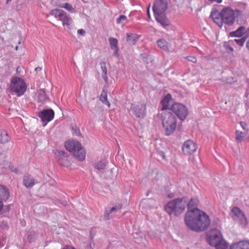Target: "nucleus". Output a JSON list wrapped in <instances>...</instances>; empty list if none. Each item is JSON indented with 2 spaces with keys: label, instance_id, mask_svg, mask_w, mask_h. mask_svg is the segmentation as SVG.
<instances>
[{
  "label": "nucleus",
  "instance_id": "nucleus-1",
  "mask_svg": "<svg viewBox=\"0 0 249 249\" xmlns=\"http://www.w3.org/2000/svg\"><path fill=\"white\" fill-rule=\"evenodd\" d=\"M185 222L191 230L201 232L208 228L211 220L205 213L198 209H193L186 213Z\"/></svg>",
  "mask_w": 249,
  "mask_h": 249
},
{
  "label": "nucleus",
  "instance_id": "nucleus-2",
  "mask_svg": "<svg viewBox=\"0 0 249 249\" xmlns=\"http://www.w3.org/2000/svg\"><path fill=\"white\" fill-rule=\"evenodd\" d=\"M242 14L241 11L233 10L230 7H225L221 12L214 10L211 12V16L213 21L217 25L221 27L223 23L228 25H232L235 22L237 17Z\"/></svg>",
  "mask_w": 249,
  "mask_h": 249
},
{
  "label": "nucleus",
  "instance_id": "nucleus-3",
  "mask_svg": "<svg viewBox=\"0 0 249 249\" xmlns=\"http://www.w3.org/2000/svg\"><path fill=\"white\" fill-rule=\"evenodd\" d=\"M161 119L166 135L170 136L176 130L177 119L170 111L165 110L161 113Z\"/></svg>",
  "mask_w": 249,
  "mask_h": 249
},
{
  "label": "nucleus",
  "instance_id": "nucleus-4",
  "mask_svg": "<svg viewBox=\"0 0 249 249\" xmlns=\"http://www.w3.org/2000/svg\"><path fill=\"white\" fill-rule=\"evenodd\" d=\"M187 205L186 197L178 198L169 201L166 205L165 210L169 215H178L184 211Z\"/></svg>",
  "mask_w": 249,
  "mask_h": 249
},
{
  "label": "nucleus",
  "instance_id": "nucleus-5",
  "mask_svg": "<svg viewBox=\"0 0 249 249\" xmlns=\"http://www.w3.org/2000/svg\"><path fill=\"white\" fill-rule=\"evenodd\" d=\"M9 89L12 95L20 97L25 93L27 85L22 78L14 76L10 80Z\"/></svg>",
  "mask_w": 249,
  "mask_h": 249
},
{
  "label": "nucleus",
  "instance_id": "nucleus-6",
  "mask_svg": "<svg viewBox=\"0 0 249 249\" xmlns=\"http://www.w3.org/2000/svg\"><path fill=\"white\" fill-rule=\"evenodd\" d=\"M65 147L78 160H83L85 159L86 151L78 141L73 140L67 141L65 143Z\"/></svg>",
  "mask_w": 249,
  "mask_h": 249
},
{
  "label": "nucleus",
  "instance_id": "nucleus-7",
  "mask_svg": "<svg viewBox=\"0 0 249 249\" xmlns=\"http://www.w3.org/2000/svg\"><path fill=\"white\" fill-rule=\"evenodd\" d=\"M50 14L62 22L63 26L71 28L72 19L71 16L61 9L55 8L50 11Z\"/></svg>",
  "mask_w": 249,
  "mask_h": 249
},
{
  "label": "nucleus",
  "instance_id": "nucleus-8",
  "mask_svg": "<svg viewBox=\"0 0 249 249\" xmlns=\"http://www.w3.org/2000/svg\"><path fill=\"white\" fill-rule=\"evenodd\" d=\"M171 110L182 121L184 120L188 114L187 107L179 103H175L171 107Z\"/></svg>",
  "mask_w": 249,
  "mask_h": 249
},
{
  "label": "nucleus",
  "instance_id": "nucleus-9",
  "mask_svg": "<svg viewBox=\"0 0 249 249\" xmlns=\"http://www.w3.org/2000/svg\"><path fill=\"white\" fill-rule=\"evenodd\" d=\"M197 149V144L194 141L191 140L185 141L182 147L183 153L187 156L193 155L196 152Z\"/></svg>",
  "mask_w": 249,
  "mask_h": 249
},
{
  "label": "nucleus",
  "instance_id": "nucleus-10",
  "mask_svg": "<svg viewBox=\"0 0 249 249\" xmlns=\"http://www.w3.org/2000/svg\"><path fill=\"white\" fill-rule=\"evenodd\" d=\"M168 8V3L166 0H155L153 7L154 14H162Z\"/></svg>",
  "mask_w": 249,
  "mask_h": 249
},
{
  "label": "nucleus",
  "instance_id": "nucleus-11",
  "mask_svg": "<svg viewBox=\"0 0 249 249\" xmlns=\"http://www.w3.org/2000/svg\"><path fill=\"white\" fill-rule=\"evenodd\" d=\"M54 112L52 109H45L42 111L39 114V117L41 121L45 123L43 126H45L48 122L52 120L54 117Z\"/></svg>",
  "mask_w": 249,
  "mask_h": 249
},
{
  "label": "nucleus",
  "instance_id": "nucleus-12",
  "mask_svg": "<svg viewBox=\"0 0 249 249\" xmlns=\"http://www.w3.org/2000/svg\"><path fill=\"white\" fill-rule=\"evenodd\" d=\"M133 113L138 117H143L145 115L146 107L142 104H134L131 107Z\"/></svg>",
  "mask_w": 249,
  "mask_h": 249
},
{
  "label": "nucleus",
  "instance_id": "nucleus-13",
  "mask_svg": "<svg viewBox=\"0 0 249 249\" xmlns=\"http://www.w3.org/2000/svg\"><path fill=\"white\" fill-rule=\"evenodd\" d=\"M58 154L60 156V158L58 160V162L59 164L65 167H69L71 163L68 160V157L65 156V153L64 151H59Z\"/></svg>",
  "mask_w": 249,
  "mask_h": 249
},
{
  "label": "nucleus",
  "instance_id": "nucleus-14",
  "mask_svg": "<svg viewBox=\"0 0 249 249\" xmlns=\"http://www.w3.org/2000/svg\"><path fill=\"white\" fill-rule=\"evenodd\" d=\"M108 41L111 49L114 51V55L116 57H118L119 47L118 46V42L117 39L114 37H109Z\"/></svg>",
  "mask_w": 249,
  "mask_h": 249
},
{
  "label": "nucleus",
  "instance_id": "nucleus-15",
  "mask_svg": "<svg viewBox=\"0 0 249 249\" xmlns=\"http://www.w3.org/2000/svg\"><path fill=\"white\" fill-rule=\"evenodd\" d=\"M230 249H249V241H243L232 244Z\"/></svg>",
  "mask_w": 249,
  "mask_h": 249
},
{
  "label": "nucleus",
  "instance_id": "nucleus-16",
  "mask_svg": "<svg viewBox=\"0 0 249 249\" xmlns=\"http://www.w3.org/2000/svg\"><path fill=\"white\" fill-rule=\"evenodd\" d=\"M154 15L156 20L163 27H165L169 25V22L164 14H154Z\"/></svg>",
  "mask_w": 249,
  "mask_h": 249
},
{
  "label": "nucleus",
  "instance_id": "nucleus-17",
  "mask_svg": "<svg viewBox=\"0 0 249 249\" xmlns=\"http://www.w3.org/2000/svg\"><path fill=\"white\" fill-rule=\"evenodd\" d=\"M126 41L130 45H134L138 40L140 36L136 34H133L131 33H126Z\"/></svg>",
  "mask_w": 249,
  "mask_h": 249
},
{
  "label": "nucleus",
  "instance_id": "nucleus-18",
  "mask_svg": "<svg viewBox=\"0 0 249 249\" xmlns=\"http://www.w3.org/2000/svg\"><path fill=\"white\" fill-rule=\"evenodd\" d=\"M9 196V190L4 186L0 185V201H6Z\"/></svg>",
  "mask_w": 249,
  "mask_h": 249
},
{
  "label": "nucleus",
  "instance_id": "nucleus-19",
  "mask_svg": "<svg viewBox=\"0 0 249 249\" xmlns=\"http://www.w3.org/2000/svg\"><path fill=\"white\" fill-rule=\"evenodd\" d=\"M172 99V96L170 94H167L161 101L162 105L161 111L163 112L165 110H167L168 107L169 106V103Z\"/></svg>",
  "mask_w": 249,
  "mask_h": 249
},
{
  "label": "nucleus",
  "instance_id": "nucleus-20",
  "mask_svg": "<svg viewBox=\"0 0 249 249\" xmlns=\"http://www.w3.org/2000/svg\"><path fill=\"white\" fill-rule=\"evenodd\" d=\"M23 184L27 188L32 187L35 184V179L30 175H25L23 177Z\"/></svg>",
  "mask_w": 249,
  "mask_h": 249
},
{
  "label": "nucleus",
  "instance_id": "nucleus-21",
  "mask_svg": "<svg viewBox=\"0 0 249 249\" xmlns=\"http://www.w3.org/2000/svg\"><path fill=\"white\" fill-rule=\"evenodd\" d=\"M107 163V160L104 159L95 163L93 165V167L98 170H104L106 168Z\"/></svg>",
  "mask_w": 249,
  "mask_h": 249
},
{
  "label": "nucleus",
  "instance_id": "nucleus-22",
  "mask_svg": "<svg viewBox=\"0 0 249 249\" xmlns=\"http://www.w3.org/2000/svg\"><path fill=\"white\" fill-rule=\"evenodd\" d=\"M158 46L163 50L164 51H169V46L168 42L164 39H160L157 42Z\"/></svg>",
  "mask_w": 249,
  "mask_h": 249
},
{
  "label": "nucleus",
  "instance_id": "nucleus-23",
  "mask_svg": "<svg viewBox=\"0 0 249 249\" xmlns=\"http://www.w3.org/2000/svg\"><path fill=\"white\" fill-rule=\"evenodd\" d=\"M37 100L38 102L43 103L48 100V98L43 89H40L38 91L37 94Z\"/></svg>",
  "mask_w": 249,
  "mask_h": 249
},
{
  "label": "nucleus",
  "instance_id": "nucleus-24",
  "mask_svg": "<svg viewBox=\"0 0 249 249\" xmlns=\"http://www.w3.org/2000/svg\"><path fill=\"white\" fill-rule=\"evenodd\" d=\"M100 100L105 105H107L108 107H110V104L107 99V91L103 89L102 91L100 97Z\"/></svg>",
  "mask_w": 249,
  "mask_h": 249
},
{
  "label": "nucleus",
  "instance_id": "nucleus-25",
  "mask_svg": "<svg viewBox=\"0 0 249 249\" xmlns=\"http://www.w3.org/2000/svg\"><path fill=\"white\" fill-rule=\"evenodd\" d=\"M232 213V217L234 220L238 218H239L244 214V213L242 212V211L238 207H234L232 208L231 210Z\"/></svg>",
  "mask_w": 249,
  "mask_h": 249
},
{
  "label": "nucleus",
  "instance_id": "nucleus-26",
  "mask_svg": "<svg viewBox=\"0 0 249 249\" xmlns=\"http://www.w3.org/2000/svg\"><path fill=\"white\" fill-rule=\"evenodd\" d=\"M235 220L238 222V224L242 228H245L248 225V220L244 214L239 218L235 219Z\"/></svg>",
  "mask_w": 249,
  "mask_h": 249
},
{
  "label": "nucleus",
  "instance_id": "nucleus-27",
  "mask_svg": "<svg viewBox=\"0 0 249 249\" xmlns=\"http://www.w3.org/2000/svg\"><path fill=\"white\" fill-rule=\"evenodd\" d=\"M243 26L240 27L236 31L230 33V36L231 37H241L243 35V31L244 30Z\"/></svg>",
  "mask_w": 249,
  "mask_h": 249
},
{
  "label": "nucleus",
  "instance_id": "nucleus-28",
  "mask_svg": "<svg viewBox=\"0 0 249 249\" xmlns=\"http://www.w3.org/2000/svg\"><path fill=\"white\" fill-rule=\"evenodd\" d=\"M247 133L243 132L242 131L236 130L235 132V140L238 142H241L244 137L246 136Z\"/></svg>",
  "mask_w": 249,
  "mask_h": 249
},
{
  "label": "nucleus",
  "instance_id": "nucleus-29",
  "mask_svg": "<svg viewBox=\"0 0 249 249\" xmlns=\"http://www.w3.org/2000/svg\"><path fill=\"white\" fill-rule=\"evenodd\" d=\"M199 200L197 197H193L189 202H187V206H188V209L192 208L196 209L195 207L197 206Z\"/></svg>",
  "mask_w": 249,
  "mask_h": 249
},
{
  "label": "nucleus",
  "instance_id": "nucleus-30",
  "mask_svg": "<svg viewBox=\"0 0 249 249\" xmlns=\"http://www.w3.org/2000/svg\"><path fill=\"white\" fill-rule=\"evenodd\" d=\"M55 6L60 8H64L70 12H72L73 10V8L72 5L69 3L57 4H55Z\"/></svg>",
  "mask_w": 249,
  "mask_h": 249
},
{
  "label": "nucleus",
  "instance_id": "nucleus-31",
  "mask_svg": "<svg viewBox=\"0 0 249 249\" xmlns=\"http://www.w3.org/2000/svg\"><path fill=\"white\" fill-rule=\"evenodd\" d=\"M9 138L6 133H1L0 135V142L5 143L9 141Z\"/></svg>",
  "mask_w": 249,
  "mask_h": 249
},
{
  "label": "nucleus",
  "instance_id": "nucleus-32",
  "mask_svg": "<svg viewBox=\"0 0 249 249\" xmlns=\"http://www.w3.org/2000/svg\"><path fill=\"white\" fill-rule=\"evenodd\" d=\"M235 42L239 46H243L246 41V39L244 37H242L240 39H235L232 42Z\"/></svg>",
  "mask_w": 249,
  "mask_h": 249
},
{
  "label": "nucleus",
  "instance_id": "nucleus-33",
  "mask_svg": "<svg viewBox=\"0 0 249 249\" xmlns=\"http://www.w3.org/2000/svg\"><path fill=\"white\" fill-rule=\"evenodd\" d=\"M121 208H122V205L119 204L118 205H116L115 206L111 208L110 209V210H109V212H107V214L108 215L115 211L120 210Z\"/></svg>",
  "mask_w": 249,
  "mask_h": 249
},
{
  "label": "nucleus",
  "instance_id": "nucleus-34",
  "mask_svg": "<svg viewBox=\"0 0 249 249\" xmlns=\"http://www.w3.org/2000/svg\"><path fill=\"white\" fill-rule=\"evenodd\" d=\"M127 20V18L124 15H121L118 18L116 19V23L120 24L122 21H125Z\"/></svg>",
  "mask_w": 249,
  "mask_h": 249
},
{
  "label": "nucleus",
  "instance_id": "nucleus-35",
  "mask_svg": "<svg viewBox=\"0 0 249 249\" xmlns=\"http://www.w3.org/2000/svg\"><path fill=\"white\" fill-rule=\"evenodd\" d=\"M102 71V73H107V69L106 68V63L104 62H102L100 64Z\"/></svg>",
  "mask_w": 249,
  "mask_h": 249
},
{
  "label": "nucleus",
  "instance_id": "nucleus-36",
  "mask_svg": "<svg viewBox=\"0 0 249 249\" xmlns=\"http://www.w3.org/2000/svg\"><path fill=\"white\" fill-rule=\"evenodd\" d=\"M187 59L188 61L193 62L194 63L196 62L197 61L196 58L194 56H188L187 57Z\"/></svg>",
  "mask_w": 249,
  "mask_h": 249
},
{
  "label": "nucleus",
  "instance_id": "nucleus-37",
  "mask_svg": "<svg viewBox=\"0 0 249 249\" xmlns=\"http://www.w3.org/2000/svg\"><path fill=\"white\" fill-rule=\"evenodd\" d=\"M240 124L241 126V127L245 130H247V131H248V129L247 128V124L245 122H240Z\"/></svg>",
  "mask_w": 249,
  "mask_h": 249
},
{
  "label": "nucleus",
  "instance_id": "nucleus-38",
  "mask_svg": "<svg viewBox=\"0 0 249 249\" xmlns=\"http://www.w3.org/2000/svg\"><path fill=\"white\" fill-rule=\"evenodd\" d=\"M219 245H221V249H228V246L227 244L224 243L223 242V241H222L220 243H219Z\"/></svg>",
  "mask_w": 249,
  "mask_h": 249
},
{
  "label": "nucleus",
  "instance_id": "nucleus-39",
  "mask_svg": "<svg viewBox=\"0 0 249 249\" xmlns=\"http://www.w3.org/2000/svg\"><path fill=\"white\" fill-rule=\"evenodd\" d=\"M102 77L103 79L105 80V82H107V73H102Z\"/></svg>",
  "mask_w": 249,
  "mask_h": 249
},
{
  "label": "nucleus",
  "instance_id": "nucleus-40",
  "mask_svg": "<svg viewBox=\"0 0 249 249\" xmlns=\"http://www.w3.org/2000/svg\"><path fill=\"white\" fill-rule=\"evenodd\" d=\"M208 0L212 2H216L217 3H221L222 1V0Z\"/></svg>",
  "mask_w": 249,
  "mask_h": 249
},
{
  "label": "nucleus",
  "instance_id": "nucleus-41",
  "mask_svg": "<svg viewBox=\"0 0 249 249\" xmlns=\"http://www.w3.org/2000/svg\"><path fill=\"white\" fill-rule=\"evenodd\" d=\"M150 5H149L147 8V15L149 17V18H151V17H150V12H149V9H150Z\"/></svg>",
  "mask_w": 249,
  "mask_h": 249
},
{
  "label": "nucleus",
  "instance_id": "nucleus-42",
  "mask_svg": "<svg viewBox=\"0 0 249 249\" xmlns=\"http://www.w3.org/2000/svg\"><path fill=\"white\" fill-rule=\"evenodd\" d=\"M63 249H75L73 247L66 246L64 247Z\"/></svg>",
  "mask_w": 249,
  "mask_h": 249
},
{
  "label": "nucleus",
  "instance_id": "nucleus-43",
  "mask_svg": "<svg viewBox=\"0 0 249 249\" xmlns=\"http://www.w3.org/2000/svg\"><path fill=\"white\" fill-rule=\"evenodd\" d=\"M11 170L12 172H15V173H17L18 172V170L17 169V168H14L13 169V168H11Z\"/></svg>",
  "mask_w": 249,
  "mask_h": 249
},
{
  "label": "nucleus",
  "instance_id": "nucleus-44",
  "mask_svg": "<svg viewBox=\"0 0 249 249\" xmlns=\"http://www.w3.org/2000/svg\"><path fill=\"white\" fill-rule=\"evenodd\" d=\"M78 33L80 34H83L85 33V31L83 29H79L78 30Z\"/></svg>",
  "mask_w": 249,
  "mask_h": 249
},
{
  "label": "nucleus",
  "instance_id": "nucleus-45",
  "mask_svg": "<svg viewBox=\"0 0 249 249\" xmlns=\"http://www.w3.org/2000/svg\"><path fill=\"white\" fill-rule=\"evenodd\" d=\"M3 207V204L2 201H0V211L1 210Z\"/></svg>",
  "mask_w": 249,
  "mask_h": 249
},
{
  "label": "nucleus",
  "instance_id": "nucleus-46",
  "mask_svg": "<svg viewBox=\"0 0 249 249\" xmlns=\"http://www.w3.org/2000/svg\"><path fill=\"white\" fill-rule=\"evenodd\" d=\"M41 69V68L38 67V68H36L35 70L36 71H37V70H40Z\"/></svg>",
  "mask_w": 249,
  "mask_h": 249
},
{
  "label": "nucleus",
  "instance_id": "nucleus-47",
  "mask_svg": "<svg viewBox=\"0 0 249 249\" xmlns=\"http://www.w3.org/2000/svg\"><path fill=\"white\" fill-rule=\"evenodd\" d=\"M229 49H230L231 51H233V48H232V47H230V48H229Z\"/></svg>",
  "mask_w": 249,
  "mask_h": 249
},
{
  "label": "nucleus",
  "instance_id": "nucleus-48",
  "mask_svg": "<svg viewBox=\"0 0 249 249\" xmlns=\"http://www.w3.org/2000/svg\"><path fill=\"white\" fill-rule=\"evenodd\" d=\"M11 0H6V3H8Z\"/></svg>",
  "mask_w": 249,
  "mask_h": 249
},
{
  "label": "nucleus",
  "instance_id": "nucleus-49",
  "mask_svg": "<svg viewBox=\"0 0 249 249\" xmlns=\"http://www.w3.org/2000/svg\"><path fill=\"white\" fill-rule=\"evenodd\" d=\"M18 46H16V47H15V50H18Z\"/></svg>",
  "mask_w": 249,
  "mask_h": 249
},
{
  "label": "nucleus",
  "instance_id": "nucleus-50",
  "mask_svg": "<svg viewBox=\"0 0 249 249\" xmlns=\"http://www.w3.org/2000/svg\"><path fill=\"white\" fill-rule=\"evenodd\" d=\"M248 139L249 140V136Z\"/></svg>",
  "mask_w": 249,
  "mask_h": 249
}]
</instances>
